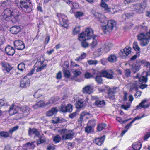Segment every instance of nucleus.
<instances>
[{
	"label": "nucleus",
	"mask_w": 150,
	"mask_h": 150,
	"mask_svg": "<svg viewBox=\"0 0 150 150\" xmlns=\"http://www.w3.org/2000/svg\"><path fill=\"white\" fill-rule=\"evenodd\" d=\"M93 31L91 28H88L84 32L78 35L79 40H88L93 37Z\"/></svg>",
	"instance_id": "1"
},
{
	"label": "nucleus",
	"mask_w": 150,
	"mask_h": 150,
	"mask_svg": "<svg viewBox=\"0 0 150 150\" xmlns=\"http://www.w3.org/2000/svg\"><path fill=\"white\" fill-rule=\"evenodd\" d=\"M137 38L140 41L142 46H146L149 44L150 39V30L146 34L143 33H140L137 36Z\"/></svg>",
	"instance_id": "2"
},
{
	"label": "nucleus",
	"mask_w": 150,
	"mask_h": 150,
	"mask_svg": "<svg viewBox=\"0 0 150 150\" xmlns=\"http://www.w3.org/2000/svg\"><path fill=\"white\" fill-rule=\"evenodd\" d=\"M105 25H102V30L104 33H110L113 30L116 24V22L114 20H108Z\"/></svg>",
	"instance_id": "3"
},
{
	"label": "nucleus",
	"mask_w": 150,
	"mask_h": 150,
	"mask_svg": "<svg viewBox=\"0 0 150 150\" xmlns=\"http://www.w3.org/2000/svg\"><path fill=\"white\" fill-rule=\"evenodd\" d=\"M145 8V4L144 3L136 4L134 5L132 10L135 13H141L143 12V10Z\"/></svg>",
	"instance_id": "4"
},
{
	"label": "nucleus",
	"mask_w": 150,
	"mask_h": 150,
	"mask_svg": "<svg viewBox=\"0 0 150 150\" xmlns=\"http://www.w3.org/2000/svg\"><path fill=\"white\" fill-rule=\"evenodd\" d=\"M26 1L20 0V7L21 8V10L25 13H28L30 12L32 10L30 8V6H29L28 4V2H26Z\"/></svg>",
	"instance_id": "5"
},
{
	"label": "nucleus",
	"mask_w": 150,
	"mask_h": 150,
	"mask_svg": "<svg viewBox=\"0 0 150 150\" xmlns=\"http://www.w3.org/2000/svg\"><path fill=\"white\" fill-rule=\"evenodd\" d=\"M131 48L129 47H125L123 50H120L119 54L120 57L122 58H125L126 56H128L131 53Z\"/></svg>",
	"instance_id": "6"
},
{
	"label": "nucleus",
	"mask_w": 150,
	"mask_h": 150,
	"mask_svg": "<svg viewBox=\"0 0 150 150\" xmlns=\"http://www.w3.org/2000/svg\"><path fill=\"white\" fill-rule=\"evenodd\" d=\"M30 81L27 76L21 79L20 86L22 88H25L29 86Z\"/></svg>",
	"instance_id": "7"
},
{
	"label": "nucleus",
	"mask_w": 150,
	"mask_h": 150,
	"mask_svg": "<svg viewBox=\"0 0 150 150\" xmlns=\"http://www.w3.org/2000/svg\"><path fill=\"white\" fill-rule=\"evenodd\" d=\"M101 74L104 77L108 79H112L114 77V72L112 70L104 71L101 72Z\"/></svg>",
	"instance_id": "8"
},
{
	"label": "nucleus",
	"mask_w": 150,
	"mask_h": 150,
	"mask_svg": "<svg viewBox=\"0 0 150 150\" xmlns=\"http://www.w3.org/2000/svg\"><path fill=\"white\" fill-rule=\"evenodd\" d=\"M93 15L96 17L98 18L99 21L102 23L106 24L108 21L104 16L101 14H98V13H94L93 14Z\"/></svg>",
	"instance_id": "9"
},
{
	"label": "nucleus",
	"mask_w": 150,
	"mask_h": 150,
	"mask_svg": "<svg viewBox=\"0 0 150 150\" xmlns=\"http://www.w3.org/2000/svg\"><path fill=\"white\" fill-rule=\"evenodd\" d=\"M60 110L63 112H71L72 111V106L70 104H68L67 106H61Z\"/></svg>",
	"instance_id": "10"
},
{
	"label": "nucleus",
	"mask_w": 150,
	"mask_h": 150,
	"mask_svg": "<svg viewBox=\"0 0 150 150\" xmlns=\"http://www.w3.org/2000/svg\"><path fill=\"white\" fill-rule=\"evenodd\" d=\"M6 53L8 55L12 56L15 54V49L9 45H8L5 48Z\"/></svg>",
	"instance_id": "11"
},
{
	"label": "nucleus",
	"mask_w": 150,
	"mask_h": 150,
	"mask_svg": "<svg viewBox=\"0 0 150 150\" xmlns=\"http://www.w3.org/2000/svg\"><path fill=\"white\" fill-rule=\"evenodd\" d=\"M74 133H72V130H68V132L66 135L62 136V139L63 140L71 139L74 137Z\"/></svg>",
	"instance_id": "12"
},
{
	"label": "nucleus",
	"mask_w": 150,
	"mask_h": 150,
	"mask_svg": "<svg viewBox=\"0 0 150 150\" xmlns=\"http://www.w3.org/2000/svg\"><path fill=\"white\" fill-rule=\"evenodd\" d=\"M53 103V102H51V100H50L45 103L43 101L38 100V107L42 108L47 107L48 106L52 104Z\"/></svg>",
	"instance_id": "13"
},
{
	"label": "nucleus",
	"mask_w": 150,
	"mask_h": 150,
	"mask_svg": "<svg viewBox=\"0 0 150 150\" xmlns=\"http://www.w3.org/2000/svg\"><path fill=\"white\" fill-rule=\"evenodd\" d=\"M21 28L19 26L15 25L11 27L10 29L11 33L13 34H17L21 31Z\"/></svg>",
	"instance_id": "14"
},
{
	"label": "nucleus",
	"mask_w": 150,
	"mask_h": 150,
	"mask_svg": "<svg viewBox=\"0 0 150 150\" xmlns=\"http://www.w3.org/2000/svg\"><path fill=\"white\" fill-rule=\"evenodd\" d=\"M58 111V110L57 108L54 107L47 112L46 115L47 116H51L53 115L56 114Z\"/></svg>",
	"instance_id": "15"
},
{
	"label": "nucleus",
	"mask_w": 150,
	"mask_h": 150,
	"mask_svg": "<svg viewBox=\"0 0 150 150\" xmlns=\"http://www.w3.org/2000/svg\"><path fill=\"white\" fill-rule=\"evenodd\" d=\"M147 100L146 99L144 100L138 105L136 106V108L137 109H141L142 108H148L150 104H147L146 105H144V104L146 102Z\"/></svg>",
	"instance_id": "16"
},
{
	"label": "nucleus",
	"mask_w": 150,
	"mask_h": 150,
	"mask_svg": "<svg viewBox=\"0 0 150 150\" xmlns=\"http://www.w3.org/2000/svg\"><path fill=\"white\" fill-rule=\"evenodd\" d=\"M82 91L84 93L91 94L92 92V88L91 86L87 85L83 88Z\"/></svg>",
	"instance_id": "17"
},
{
	"label": "nucleus",
	"mask_w": 150,
	"mask_h": 150,
	"mask_svg": "<svg viewBox=\"0 0 150 150\" xmlns=\"http://www.w3.org/2000/svg\"><path fill=\"white\" fill-rule=\"evenodd\" d=\"M15 11V10H11L9 8H6L4 10V15L6 18H10L13 15V13H14Z\"/></svg>",
	"instance_id": "18"
},
{
	"label": "nucleus",
	"mask_w": 150,
	"mask_h": 150,
	"mask_svg": "<svg viewBox=\"0 0 150 150\" xmlns=\"http://www.w3.org/2000/svg\"><path fill=\"white\" fill-rule=\"evenodd\" d=\"M109 0H101V6L102 7L104 8L105 10L107 12H110L111 8L108 7V6L107 4L105 2V1H107Z\"/></svg>",
	"instance_id": "19"
},
{
	"label": "nucleus",
	"mask_w": 150,
	"mask_h": 150,
	"mask_svg": "<svg viewBox=\"0 0 150 150\" xmlns=\"http://www.w3.org/2000/svg\"><path fill=\"white\" fill-rule=\"evenodd\" d=\"M92 38V42L89 44L91 48H93L95 47L97 45L98 41L96 35H94Z\"/></svg>",
	"instance_id": "20"
},
{
	"label": "nucleus",
	"mask_w": 150,
	"mask_h": 150,
	"mask_svg": "<svg viewBox=\"0 0 150 150\" xmlns=\"http://www.w3.org/2000/svg\"><path fill=\"white\" fill-rule=\"evenodd\" d=\"M129 65L131 67V69L134 74H135L140 69V66L139 65L131 64L129 62Z\"/></svg>",
	"instance_id": "21"
},
{
	"label": "nucleus",
	"mask_w": 150,
	"mask_h": 150,
	"mask_svg": "<svg viewBox=\"0 0 150 150\" xmlns=\"http://www.w3.org/2000/svg\"><path fill=\"white\" fill-rule=\"evenodd\" d=\"M116 92V91L115 89H110L108 92V98L112 100H114L115 98V94Z\"/></svg>",
	"instance_id": "22"
},
{
	"label": "nucleus",
	"mask_w": 150,
	"mask_h": 150,
	"mask_svg": "<svg viewBox=\"0 0 150 150\" xmlns=\"http://www.w3.org/2000/svg\"><path fill=\"white\" fill-rule=\"evenodd\" d=\"M105 139V136H103L100 138H97L95 139L94 142L96 144L100 146L104 142Z\"/></svg>",
	"instance_id": "23"
},
{
	"label": "nucleus",
	"mask_w": 150,
	"mask_h": 150,
	"mask_svg": "<svg viewBox=\"0 0 150 150\" xmlns=\"http://www.w3.org/2000/svg\"><path fill=\"white\" fill-rule=\"evenodd\" d=\"M105 103L104 100H97L94 103V105L98 107H101L105 105Z\"/></svg>",
	"instance_id": "24"
},
{
	"label": "nucleus",
	"mask_w": 150,
	"mask_h": 150,
	"mask_svg": "<svg viewBox=\"0 0 150 150\" xmlns=\"http://www.w3.org/2000/svg\"><path fill=\"white\" fill-rule=\"evenodd\" d=\"M108 59L110 62L114 63L117 61V58L115 55L112 54L108 57Z\"/></svg>",
	"instance_id": "25"
},
{
	"label": "nucleus",
	"mask_w": 150,
	"mask_h": 150,
	"mask_svg": "<svg viewBox=\"0 0 150 150\" xmlns=\"http://www.w3.org/2000/svg\"><path fill=\"white\" fill-rule=\"evenodd\" d=\"M93 78H95V81L98 84L103 83V80L102 77L98 75H94Z\"/></svg>",
	"instance_id": "26"
},
{
	"label": "nucleus",
	"mask_w": 150,
	"mask_h": 150,
	"mask_svg": "<svg viewBox=\"0 0 150 150\" xmlns=\"http://www.w3.org/2000/svg\"><path fill=\"white\" fill-rule=\"evenodd\" d=\"M13 13V15L10 18L11 19V21L13 23H16L18 21L19 16L15 11L14 12V13Z\"/></svg>",
	"instance_id": "27"
},
{
	"label": "nucleus",
	"mask_w": 150,
	"mask_h": 150,
	"mask_svg": "<svg viewBox=\"0 0 150 150\" xmlns=\"http://www.w3.org/2000/svg\"><path fill=\"white\" fill-rule=\"evenodd\" d=\"M30 108L27 106H23L21 107H19L18 111H20V112H22L25 113L28 112L30 110Z\"/></svg>",
	"instance_id": "28"
},
{
	"label": "nucleus",
	"mask_w": 150,
	"mask_h": 150,
	"mask_svg": "<svg viewBox=\"0 0 150 150\" xmlns=\"http://www.w3.org/2000/svg\"><path fill=\"white\" fill-rule=\"evenodd\" d=\"M141 147V144L138 142H135L133 144L132 148L134 150H139Z\"/></svg>",
	"instance_id": "29"
},
{
	"label": "nucleus",
	"mask_w": 150,
	"mask_h": 150,
	"mask_svg": "<svg viewBox=\"0 0 150 150\" xmlns=\"http://www.w3.org/2000/svg\"><path fill=\"white\" fill-rule=\"evenodd\" d=\"M38 132V130L35 128L31 129L29 128L28 130V134L31 135L32 134H35L36 136H38L37 133Z\"/></svg>",
	"instance_id": "30"
},
{
	"label": "nucleus",
	"mask_w": 150,
	"mask_h": 150,
	"mask_svg": "<svg viewBox=\"0 0 150 150\" xmlns=\"http://www.w3.org/2000/svg\"><path fill=\"white\" fill-rule=\"evenodd\" d=\"M112 46V44L110 43H106L105 44L104 47V51L106 52H108L110 50V48Z\"/></svg>",
	"instance_id": "31"
},
{
	"label": "nucleus",
	"mask_w": 150,
	"mask_h": 150,
	"mask_svg": "<svg viewBox=\"0 0 150 150\" xmlns=\"http://www.w3.org/2000/svg\"><path fill=\"white\" fill-rule=\"evenodd\" d=\"M139 84L146 83L147 81V77L146 76H141L139 78Z\"/></svg>",
	"instance_id": "32"
},
{
	"label": "nucleus",
	"mask_w": 150,
	"mask_h": 150,
	"mask_svg": "<svg viewBox=\"0 0 150 150\" xmlns=\"http://www.w3.org/2000/svg\"><path fill=\"white\" fill-rule=\"evenodd\" d=\"M59 20L61 21H62L63 22V24H61L62 26L66 28L67 26V24L66 23L67 21V18L66 16H64L63 17L60 18Z\"/></svg>",
	"instance_id": "33"
},
{
	"label": "nucleus",
	"mask_w": 150,
	"mask_h": 150,
	"mask_svg": "<svg viewBox=\"0 0 150 150\" xmlns=\"http://www.w3.org/2000/svg\"><path fill=\"white\" fill-rule=\"evenodd\" d=\"M0 136L3 138H6L8 137H10V134L8 132H4L1 131L0 132Z\"/></svg>",
	"instance_id": "34"
},
{
	"label": "nucleus",
	"mask_w": 150,
	"mask_h": 150,
	"mask_svg": "<svg viewBox=\"0 0 150 150\" xmlns=\"http://www.w3.org/2000/svg\"><path fill=\"white\" fill-rule=\"evenodd\" d=\"M3 66L6 71L8 72L12 69V67L8 64H3Z\"/></svg>",
	"instance_id": "35"
},
{
	"label": "nucleus",
	"mask_w": 150,
	"mask_h": 150,
	"mask_svg": "<svg viewBox=\"0 0 150 150\" xmlns=\"http://www.w3.org/2000/svg\"><path fill=\"white\" fill-rule=\"evenodd\" d=\"M63 73L64 77L67 78H69L70 76V73L69 71L63 69Z\"/></svg>",
	"instance_id": "36"
},
{
	"label": "nucleus",
	"mask_w": 150,
	"mask_h": 150,
	"mask_svg": "<svg viewBox=\"0 0 150 150\" xmlns=\"http://www.w3.org/2000/svg\"><path fill=\"white\" fill-rule=\"evenodd\" d=\"M83 106V102L81 100H79L77 102L76 106L77 108L79 109L82 108Z\"/></svg>",
	"instance_id": "37"
},
{
	"label": "nucleus",
	"mask_w": 150,
	"mask_h": 150,
	"mask_svg": "<svg viewBox=\"0 0 150 150\" xmlns=\"http://www.w3.org/2000/svg\"><path fill=\"white\" fill-rule=\"evenodd\" d=\"M87 40H84L83 39V40H79L81 42V46L82 47L84 48H86L88 47L89 45V44L88 43H87L86 42V41Z\"/></svg>",
	"instance_id": "38"
},
{
	"label": "nucleus",
	"mask_w": 150,
	"mask_h": 150,
	"mask_svg": "<svg viewBox=\"0 0 150 150\" xmlns=\"http://www.w3.org/2000/svg\"><path fill=\"white\" fill-rule=\"evenodd\" d=\"M25 68V64L23 62L19 64L18 66V69L21 71H23Z\"/></svg>",
	"instance_id": "39"
},
{
	"label": "nucleus",
	"mask_w": 150,
	"mask_h": 150,
	"mask_svg": "<svg viewBox=\"0 0 150 150\" xmlns=\"http://www.w3.org/2000/svg\"><path fill=\"white\" fill-rule=\"evenodd\" d=\"M23 42L20 40H17L14 42V45L16 48L23 44Z\"/></svg>",
	"instance_id": "40"
},
{
	"label": "nucleus",
	"mask_w": 150,
	"mask_h": 150,
	"mask_svg": "<svg viewBox=\"0 0 150 150\" xmlns=\"http://www.w3.org/2000/svg\"><path fill=\"white\" fill-rule=\"evenodd\" d=\"M106 126V125L105 123L99 124L98 125L97 129L98 131H100L103 129Z\"/></svg>",
	"instance_id": "41"
},
{
	"label": "nucleus",
	"mask_w": 150,
	"mask_h": 150,
	"mask_svg": "<svg viewBox=\"0 0 150 150\" xmlns=\"http://www.w3.org/2000/svg\"><path fill=\"white\" fill-rule=\"evenodd\" d=\"M61 138L59 135H57L53 137V140L56 143L59 142L61 140Z\"/></svg>",
	"instance_id": "42"
},
{
	"label": "nucleus",
	"mask_w": 150,
	"mask_h": 150,
	"mask_svg": "<svg viewBox=\"0 0 150 150\" xmlns=\"http://www.w3.org/2000/svg\"><path fill=\"white\" fill-rule=\"evenodd\" d=\"M86 53H83L78 58L75 59V60L76 61H80L84 59L86 56Z\"/></svg>",
	"instance_id": "43"
},
{
	"label": "nucleus",
	"mask_w": 150,
	"mask_h": 150,
	"mask_svg": "<svg viewBox=\"0 0 150 150\" xmlns=\"http://www.w3.org/2000/svg\"><path fill=\"white\" fill-rule=\"evenodd\" d=\"M131 72L129 69H127L125 70V73L126 77H129L131 76Z\"/></svg>",
	"instance_id": "44"
},
{
	"label": "nucleus",
	"mask_w": 150,
	"mask_h": 150,
	"mask_svg": "<svg viewBox=\"0 0 150 150\" xmlns=\"http://www.w3.org/2000/svg\"><path fill=\"white\" fill-rule=\"evenodd\" d=\"M133 48L136 51H138L139 50L140 48L137 44L136 42H134L133 44Z\"/></svg>",
	"instance_id": "45"
},
{
	"label": "nucleus",
	"mask_w": 150,
	"mask_h": 150,
	"mask_svg": "<svg viewBox=\"0 0 150 150\" xmlns=\"http://www.w3.org/2000/svg\"><path fill=\"white\" fill-rule=\"evenodd\" d=\"M137 81H136L135 82V83H134L132 86H131L130 90L131 91H132L133 89H135V91H137L138 89V87L137 84Z\"/></svg>",
	"instance_id": "46"
},
{
	"label": "nucleus",
	"mask_w": 150,
	"mask_h": 150,
	"mask_svg": "<svg viewBox=\"0 0 150 150\" xmlns=\"http://www.w3.org/2000/svg\"><path fill=\"white\" fill-rule=\"evenodd\" d=\"M95 75V73H93V74H92L89 72H87L85 74V77L87 79H89L91 78H93Z\"/></svg>",
	"instance_id": "47"
},
{
	"label": "nucleus",
	"mask_w": 150,
	"mask_h": 150,
	"mask_svg": "<svg viewBox=\"0 0 150 150\" xmlns=\"http://www.w3.org/2000/svg\"><path fill=\"white\" fill-rule=\"evenodd\" d=\"M18 109L19 107L18 106L15 108V110H13L12 111L13 112V113H12V112H11L10 114L11 115H13L17 113H21L20 112V111H18V110H19Z\"/></svg>",
	"instance_id": "48"
},
{
	"label": "nucleus",
	"mask_w": 150,
	"mask_h": 150,
	"mask_svg": "<svg viewBox=\"0 0 150 150\" xmlns=\"http://www.w3.org/2000/svg\"><path fill=\"white\" fill-rule=\"evenodd\" d=\"M19 128L18 126H16L12 128L9 131V133L10 134H12V133L14 131L17 130Z\"/></svg>",
	"instance_id": "49"
},
{
	"label": "nucleus",
	"mask_w": 150,
	"mask_h": 150,
	"mask_svg": "<svg viewBox=\"0 0 150 150\" xmlns=\"http://www.w3.org/2000/svg\"><path fill=\"white\" fill-rule=\"evenodd\" d=\"M80 31V27H76L73 30V33L74 35L77 34Z\"/></svg>",
	"instance_id": "50"
},
{
	"label": "nucleus",
	"mask_w": 150,
	"mask_h": 150,
	"mask_svg": "<svg viewBox=\"0 0 150 150\" xmlns=\"http://www.w3.org/2000/svg\"><path fill=\"white\" fill-rule=\"evenodd\" d=\"M92 127L91 126L86 127L85 128V132L87 133H90L92 130Z\"/></svg>",
	"instance_id": "51"
},
{
	"label": "nucleus",
	"mask_w": 150,
	"mask_h": 150,
	"mask_svg": "<svg viewBox=\"0 0 150 150\" xmlns=\"http://www.w3.org/2000/svg\"><path fill=\"white\" fill-rule=\"evenodd\" d=\"M83 13L81 12L78 11L75 14V16L77 18H79L83 16Z\"/></svg>",
	"instance_id": "52"
},
{
	"label": "nucleus",
	"mask_w": 150,
	"mask_h": 150,
	"mask_svg": "<svg viewBox=\"0 0 150 150\" xmlns=\"http://www.w3.org/2000/svg\"><path fill=\"white\" fill-rule=\"evenodd\" d=\"M81 73V72L78 70H76L74 71V74L75 77L79 76Z\"/></svg>",
	"instance_id": "53"
},
{
	"label": "nucleus",
	"mask_w": 150,
	"mask_h": 150,
	"mask_svg": "<svg viewBox=\"0 0 150 150\" xmlns=\"http://www.w3.org/2000/svg\"><path fill=\"white\" fill-rule=\"evenodd\" d=\"M137 54H138V56L139 55V52H137L135 55L132 56L130 58V60L129 61L130 62V61H132L135 60L137 57Z\"/></svg>",
	"instance_id": "54"
},
{
	"label": "nucleus",
	"mask_w": 150,
	"mask_h": 150,
	"mask_svg": "<svg viewBox=\"0 0 150 150\" xmlns=\"http://www.w3.org/2000/svg\"><path fill=\"white\" fill-rule=\"evenodd\" d=\"M98 62V61L97 60H89L88 62V64L90 65H96Z\"/></svg>",
	"instance_id": "55"
},
{
	"label": "nucleus",
	"mask_w": 150,
	"mask_h": 150,
	"mask_svg": "<svg viewBox=\"0 0 150 150\" xmlns=\"http://www.w3.org/2000/svg\"><path fill=\"white\" fill-rule=\"evenodd\" d=\"M96 121V120L95 119H93L92 120H91L89 121V123L90 124L92 125L93 127H94V126L96 125L95 122Z\"/></svg>",
	"instance_id": "56"
},
{
	"label": "nucleus",
	"mask_w": 150,
	"mask_h": 150,
	"mask_svg": "<svg viewBox=\"0 0 150 150\" xmlns=\"http://www.w3.org/2000/svg\"><path fill=\"white\" fill-rule=\"evenodd\" d=\"M59 132L61 133L62 134H65V135H66L68 132V131L65 129H61L60 130Z\"/></svg>",
	"instance_id": "57"
},
{
	"label": "nucleus",
	"mask_w": 150,
	"mask_h": 150,
	"mask_svg": "<svg viewBox=\"0 0 150 150\" xmlns=\"http://www.w3.org/2000/svg\"><path fill=\"white\" fill-rule=\"evenodd\" d=\"M63 68L64 69H67L69 67V63L68 62L65 61L64 62L63 65Z\"/></svg>",
	"instance_id": "58"
},
{
	"label": "nucleus",
	"mask_w": 150,
	"mask_h": 150,
	"mask_svg": "<svg viewBox=\"0 0 150 150\" xmlns=\"http://www.w3.org/2000/svg\"><path fill=\"white\" fill-rule=\"evenodd\" d=\"M136 91V93L134 94V96L136 98H137L138 96H140L141 95V93H142L140 91L137 90Z\"/></svg>",
	"instance_id": "59"
},
{
	"label": "nucleus",
	"mask_w": 150,
	"mask_h": 150,
	"mask_svg": "<svg viewBox=\"0 0 150 150\" xmlns=\"http://www.w3.org/2000/svg\"><path fill=\"white\" fill-rule=\"evenodd\" d=\"M25 47L24 44L23 43V44L21 45L18 46V47H17L16 48L18 50H22L24 49Z\"/></svg>",
	"instance_id": "60"
},
{
	"label": "nucleus",
	"mask_w": 150,
	"mask_h": 150,
	"mask_svg": "<svg viewBox=\"0 0 150 150\" xmlns=\"http://www.w3.org/2000/svg\"><path fill=\"white\" fill-rule=\"evenodd\" d=\"M39 140V141H38V144H40L44 142L45 141V139L43 137L40 138Z\"/></svg>",
	"instance_id": "61"
},
{
	"label": "nucleus",
	"mask_w": 150,
	"mask_h": 150,
	"mask_svg": "<svg viewBox=\"0 0 150 150\" xmlns=\"http://www.w3.org/2000/svg\"><path fill=\"white\" fill-rule=\"evenodd\" d=\"M56 78L57 79H61L62 78V73L61 71H59L57 74Z\"/></svg>",
	"instance_id": "62"
},
{
	"label": "nucleus",
	"mask_w": 150,
	"mask_h": 150,
	"mask_svg": "<svg viewBox=\"0 0 150 150\" xmlns=\"http://www.w3.org/2000/svg\"><path fill=\"white\" fill-rule=\"evenodd\" d=\"M59 117H56L54 120H52V122L54 123H59Z\"/></svg>",
	"instance_id": "63"
},
{
	"label": "nucleus",
	"mask_w": 150,
	"mask_h": 150,
	"mask_svg": "<svg viewBox=\"0 0 150 150\" xmlns=\"http://www.w3.org/2000/svg\"><path fill=\"white\" fill-rule=\"evenodd\" d=\"M48 150H54L55 149V147L53 146L49 145L47 148Z\"/></svg>",
	"instance_id": "64"
}]
</instances>
